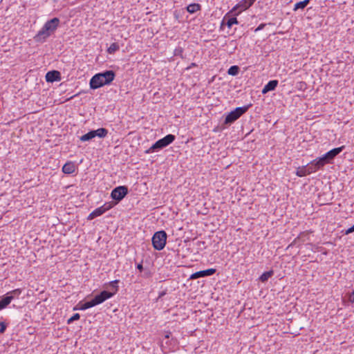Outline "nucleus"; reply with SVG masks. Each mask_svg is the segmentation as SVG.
Instances as JSON below:
<instances>
[{"mask_svg": "<svg viewBox=\"0 0 354 354\" xmlns=\"http://www.w3.org/2000/svg\"><path fill=\"white\" fill-rule=\"evenodd\" d=\"M113 295L114 292H111L107 290H102L92 299V301L93 303L94 306H95L98 304L103 303L106 299L112 297Z\"/></svg>", "mask_w": 354, "mask_h": 354, "instance_id": "obj_7", "label": "nucleus"}, {"mask_svg": "<svg viewBox=\"0 0 354 354\" xmlns=\"http://www.w3.org/2000/svg\"><path fill=\"white\" fill-rule=\"evenodd\" d=\"M12 301V297H10L9 294L6 293L0 297V310L6 308Z\"/></svg>", "mask_w": 354, "mask_h": 354, "instance_id": "obj_15", "label": "nucleus"}, {"mask_svg": "<svg viewBox=\"0 0 354 354\" xmlns=\"http://www.w3.org/2000/svg\"><path fill=\"white\" fill-rule=\"evenodd\" d=\"M113 207V205L111 203H105L102 206L96 208L88 216L87 219L92 220L97 216L102 215L106 211L109 210Z\"/></svg>", "mask_w": 354, "mask_h": 354, "instance_id": "obj_8", "label": "nucleus"}, {"mask_svg": "<svg viewBox=\"0 0 354 354\" xmlns=\"http://www.w3.org/2000/svg\"><path fill=\"white\" fill-rule=\"evenodd\" d=\"M348 300L351 303H354V292H353L348 297Z\"/></svg>", "mask_w": 354, "mask_h": 354, "instance_id": "obj_34", "label": "nucleus"}, {"mask_svg": "<svg viewBox=\"0 0 354 354\" xmlns=\"http://www.w3.org/2000/svg\"><path fill=\"white\" fill-rule=\"evenodd\" d=\"M119 280H114L109 283L110 286H111L112 288L114 289V295L118 292V284Z\"/></svg>", "mask_w": 354, "mask_h": 354, "instance_id": "obj_29", "label": "nucleus"}, {"mask_svg": "<svg viewBox=\"0 0 354 354\" xmlns=\"http://www.w3.org/2000/svg\"><path fill=\"white\" fill-rule=\"evenodd\" d=\"M266 26V24H261L259 25V26L255 29L254 32H258L264 28V27Z\"/></svg>", "mask_w": 354, "mask_h": 354, "instance_id": "obj_33", "label": "nucleus"}, {"mask_svg": "<svg viewBox=\"0 0 354 354\" xmlns=\"http://www.w3.org/2000/svg\"><path fill=\"white\" fill-rule=\"evenodd\" d=\"M215 268H209L204 270H201L193 273L190 276V279H196L201 277H206L213 275L216 272Z\"/></svg>", "mask_w": 354, "mask_h": 354, "instance_id": "obj_9", "label": "nucleus"}, {"mask_svg": "<svg viewBox=\"0 0 354 354\" xmlns=\"http://www.w3.org/2000/svg\"><path fill=\"white\" fill-rule=\"evenodd\" d=\"M201 9V6L199 3H193L189 5H188L186 8L187 11L190 13L193 14L196 12L200 10Z\"/></svg>", "mask_w": 354, "mask_h": 354, "instance_id": "obj_18", "label": "nucleus"}, {"mask_svg": "<svg viewBox=\"0 0 354 354\" xmlns=\"http://www.w3.org/2000/svg\"><path fill=\"white\" fill-rule=\"evenodd\" d=\"M7 328V324H6L4 322H0V333L3 334L5 333Z\"/></svg>", "mask_w": 354, "mask_h": 354, "instance_id": "obj_31", "label": "nucleus"}, {"mask_svg": "<svg viewBox=\"0 0 354 354\" xmlns=\"http://www.w3.org/2000/svg\"><path fill=\"white\" fill-rule=\"evenodd\" d=\"M170 335H171V333H167V334L165 335V338H167V339H168V338H169Z\"/></svg>", "mask_w": 354, "mask_h": 354, "instance_id": "obj_36", "label": "nucleus"}, {"mask_svg": "<svg viewBox=\"0 0 354 354\" xmlns=\"http://www.w3.org/2000/svg\"><path fill=\"white\" fill-rule=\"evenodd\" d=\"M22 290L20 288L15 289L12 291H10L7 292L9 294L10 297H12V300H13L15 298H19V295L21 294Z\"/></svg>", "mask_w": 354, "mask_h": 354, "instance_id": "obj_25", "label": "nucleus"}, {"mask_svg": "<svg viewBox=\"0 0 354 354\" xmlns=\"http://www.w3.org/2000/svg\"><path fill=\"white\" fill-rule=\"evenodd\" d=\"M196 66V64L192 63V66Z\"/></svg>", "mask_w": 354, "mask_h": 354, "instance_id": "obj_37", "label": "nucleus"}, {"mask_svg": "<svg viewBox=\"0 0 354 354\" xmlns=\"http://www.w3.org/2000/svg\"><path fill=\"white\" fill-rule=\"evenodd\" d=\"M61 80V73L58 71H50L46 74V81L47 82H54Z\"/></svg>", "mask_w": 354, "mask_h": 354, "instance_id": "obj_10", "label": "nucleus"}, {"mask_svg": "<svg viewBox=\"0 0 354 354\" xmlns=\"http://www.w3.org/2000/svg\"><path fill=\"white\" fill-rule=\"evenodd\" d=\"M306 166L307 171H309V174L314 173L317 171L318 168H317L316 165H315V162L313 160H312L310 163H308Z\"/></svg>", "mask_w": 354, "mask_h": 354, "instance_id": "obj_26", "label": "nucleus"}, {"mask_svg": "<svg viewBox=\"0 0 354 354\" xmlns=\"http://www.w3.org/2000/svg\"><path fill=\"white\" fill-rule=\"evenodd\" d=\"M167 235L164 230L158 231L154 233L151 241L153 247L156 250H162L167 242Z\"/></svg>", "mask_w": 354, "mask_h": 354, "instance_id": "obj_5", "label": "nucleus"}, {"mask_svg": "<svg viewBox=\"0 0 354 354\" xmlns=\"http://www.w3.org/2000/svg\"><path fill=\"white\" fill-rule=\"evenodd\" d=\"M309 2H310V0H304L302 1L297 2L295 5L294 10H299V9L303 10V9H304L308 6Z\"/></svg>", "mask_w": 354, "mask_h": 354, "instance_id": "obj_24", "label": "nucleus"}, {"mask_svg": "<svg viewBox=\"0 0 354 354\" xmlns=\"http://www.w3.org/2000/svg\"><path fill=\"white\" fill-rule=\"evenodd\" d=\"M296 175L299 177H304L309 175V171H307L306 166L298 167L296 171Z\"/></svg>", "mask_w": 354, "mask_h": 354, "instance_id": "obj_21", "label": "nucleus"}, {"mask_svg": "<svg viewBox=\"0 0 354 354\" xmlns=\"http://www.w3.org/2000/svg\"><path fill=\"white\" fill-rule=\"evenodd\" d=\"M239 71L240 68L236 65H234L229 68L227 70V74L232 76H236L239 74Z\"/></svg>", "mask_w": 354, "mask_h": 354, "instance_id": "obj_23", "label": "nucleus"}, {"mask_svg": "<svg viewBox=\"0 0 354 354\" xmlns=\"http://www.w3.org/2000/svg\"><path fill=\"white\" fill-rule=\"evenodd\" d=\"M278 84H279V82L277 80H273L269 81L263 88L262 91H261L262 93L266 94L270 91H272L275 90Z\"/></svg>", "mask_w": 354, "mask_h": 354, "instance_id": "obj_13", "label": "nucleus"}, {"mask_svg": "<svg viewBox=\"0 0 354 354\" xmlns=\"http://www.w3.org/2000/svg\"><path fill=\"white\" fill-rule=\"evenodd\" d=\"M313 162H315V165H316L317 168H318V169H322L326 165L325 162L322 160V159L320 157L313 160Z\"/></svg>", "mask_w": 354, "mask_h": 354, "instance_id": "obj_28", "label": "nucleus"}, {"mask_svg": "<svg viewBox=\"0 0 354 354\" xmlns=\"http://www.w3.org/2000/svg\"><path fill=\"white\" fill-rule=\"evenodd\" d=\"M322 160L325 162L326 165L327 164H331L333 163L328 158H327V156H326V154H324L322 156L320 157Z\"/></svg>", "mask_w": 354, "mask_h": 354, "instance_id": "obj_32", "label": "nucleus"}, {"mask_svg": "<svg viewBox=\"0 0 354 354\" xmlns=\"http://www.w3.org/2000/svg\"><path fill=\"white\" fill-rule=\"evenodd\" d=\"M120 49V46L117 43H113L108 48L107 52L109 54H114L116 51Z\"/></svg>", "mask_w": 354, "mask_h": 354, "instance_id": "obj_27", "label": "nucleus"}, {"mask_svg": "<svg viewBox=\"0 0 354 354\" xmlns=\"http://www.w3.org/2000/svg\"><path fill=\"white\" fill-rule=\"evenodd\" d=\"M94 131L95 136H97L100 138H105L108 134V130L105 128H99Z\"/></svg>", "mask_w": 354, "mask_h": 354, "instance_id": "obj_19", "label": "nucleus"}, {"mask_svg": "<svg viewBox=\"0 0 354 354\" xmlns=\"http://www.w3.org/2000/svg\"><path fill=\"white\" fill-rule=\"evenodd\" d=\"M93 306H94V305H93V303L91 299V300L86 301L84 303H82V302L78 303V304L74 307L73 310H84L88 308H92Z\"/></svg>", "mask_w": 354, "mask_h": 354, "instance_id": "obj_16", "label": "nucleus"}, {"mask_svg": "<svg viewBox=\"0 0 354 354\" xmlns=\"http://www.w3.org/2000/svg\"><path fill=\"white\" fill-rule=\"evenodd\" d=\"M248 106L237 107L233 111H230L225 116L224 122L223 124V128L225 129L234 123L237 120L241 115H243L248 110Z\"/></svg>", "mask_w": 354, "mask_h": 354, "instance_id": "obj_3", "label": "nucleus"}, {"mask_svg": "<svg viewBox=\"0 0 354 354\" xmlns=\"http://www.w3.org/2000/svg\"><path fill=\"white\" fill-rule=\"evenodd\" d=\"M60 20L57 17H54L47 21L41 29L34 37L37 42H44L58 28Z\"/></svg>", "mask_w": 354, "mask_h": 354, "instance_id": "obj_1", "label": "nucleus"}, {"mask_svg": "<svg viewBox=\"0 0 354 354\" xmlns=\"http://www.w3.org/2000/svg\"><path fill=\"white\" fill-rule=\"evenodd\" d=\"M137 268L140 271L142 272L143 270V266H142V263H138L137 265Z\"/></svg>", "mask_w": 354, "mask_h": 354, "instance_id": "obj_35", "label": "nucleus"}, {"mask_svg": "<svg viewBox=\"0 0 354 354\" xmlns=\"http://www.w3.org/2000/svg\"><path fill=\"white\" fill-rule=\"evenodd\" d=\"M128 194V188L126 186H118L114 188L111 193V197L119 202L122 201Z\"/></svg>", "mask_w": 354, "mask_h": 354, "instance_id": "obj_6", "label": "nucleus"}, {"mask_svg": "<svg viewBox=\"0 0 354 354\" xmlns=\"http://www.w3.org/2000/svg\"><path fill=\"white\" fill-rule=\"evenodd\" d=\"M274 274L273 270H270L263 272L259 277V280L261 282H266L269 278H270Z\"/></svg>", "mask_w": 354, "mask_h": 354, "instance_id": "obj_22", "label": "nucleus"}, {"mask_svg": "<svg viewBox=\"0 0 354 354\" xmlns=\"http://www.w3.org/2000/svg\"><path fill=\"white\" fill-rule=\"evenodd\" d=\"M255 1L256 0H241L235 7H234L233 10L240 9L239 12L245 10L252 6Z\"/></svg>", "mask_w": 354, "mask_h": 354, "instance_id": "obj_11", "label": "nucleus"}, {"mask_svg": "<svg viewBox=\"0 0 354 354\" xmlns=\"http://www.w3.org/2000/svg\"><path fill=\"white\" fill-rule=\"evenodd\" d=\"M115 73L113 71L109 70L94 75L89 82L91 89H97L104 85L110 84L114 80Z\"/></svg>", "mask_w": 354, "mask_h": 354, "instance_id": "obj_2", "label": "nucleus"}, {"mask_svg": "<svg viewBox=\"0 0 354 354\" xmlns=\"http://www.w3.org/2000/svg\"><path fill=\"white\" fill-rule=\"evenodd\" d=\"M176 139V136L173 134H168L164 138L157 140L152 146L146 150V153H150L155 151H158L163 148L167 147L172 143Z\"/></svg>", "mask_w": 354, "mask_h": 354, "instance_id": "obj_4", "label": "nucleus"}, {"mask_svg": "<svg viewBox=\"0 0 354 354\" xmlns=\"http://www.w3.org/2000/svg\"><path fill=\"white\" fill-rule=\"evenodd\" d=\"M75 171V165L72 162H67L62 167V171L66 174H71Z\"/></svg>", "mask_w": 354, "mask_h": 354, "instance_id": "obj_17", "label": "nucleus"}, {"mask_svg": "<svg viewBox=\"0 0 354 354\" xmlns=\"http://www.w3.org/2000/svg\"><path fill=\"white\" fill-rule=\"evenodd\" d=\"M94 138H95V134H94V131L91 130V131H88V133H85L84 135L82 136L80 139L82 142H86V141H89Z\"/></svg>", "mask_w": 354, "mask_h": 354, "instance_id": "obj_20", "label": "nucleus"}, {"mask_svg": "<svg viewBox=\"0 0 354 354\" xmlns=\"http://www.w3.org/2000/svg\"><path fill=\"white\" fill-rule=\"evenodd\" d=\"M80 317V315L79 313H75L74 314L71 318H69L67 321V323L69 324H71L73 323L74 321H76V320H78Z\"/></svg>", "mask_w": 354, "mask_h": 354, "instance_id": "obj_30", "label": "nucleus"}, {"mask_svg": "<svg viewBox=\"0 0 354 354\" xmlns=\"http://www.w3.org/2000/svg\"><path fill=\"white\" fill-rule=\"evenodd\" d=\"M239 21L236 17H225L222 20L221 28L223 26H227L229 28H230L234 24H238Z\"/></svg>", "mask_w": 354, "mask_h": 354, "instance_id": "obj_14", "label": "nucleus"}, {"mask_svg": "<svg viewBox=\"0 0 354 354\" xmlns=\"http://www.w3.org/2000/svg\"><path fill=\"white\" fill-rule=\"evenodd\" d=\"M345 148V146H341L339 147H337V148H334L331 150H330L329 151H328L327 153H326V156H327V158H329V160L333 162V160L335 159V158L339 155Z\"/></svg>", "mask_w": 354, "mask_h": 354, "instance_id": "obj_12", "label": "nucleus"}]
</instances>
